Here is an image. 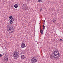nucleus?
Wrapping results in <instances>:
<instances>
[{
    "mask_svg": "<svg viewBox=\"0 0 63 63\" xmlns=\"http://www.w3.org/2000/svg\"><path fill=\"white\" fill-rule=\"evenodd\" d=\"M18 54V52L16 51H15L14 53H13V55L14 57H17Z\"/></svg>",
    "mask_w": 63,
    "mask_h": 63,
    "instance_id": "obj_4",
    "label": "nucleus"
},
{
    "mask_svg": "<svg viewBox=\"0 0 63 63\" xmlns=\"http://www.w3.org/2000/svg\"><path fill=\"white\" fill-rule=\"evenodd\" d=\"M56 21V20H54L53 21V22H55Z\"/></svg>",
    "mask_w": 63,
    "mask_h": 63,
    "instance_id": "obj_15",
    "label": "nucleus"
},
{
    "mask_svg": "<svg viewBox=\"0 0 63 63\" xmlns=\"http://www.w3.org/2000/svg\"><path fill=\"white\" fill-rule=\"evenodd\" d=\"M40 32L41 35H43V32L42 29H41L40 30Z\"/></svg>",
    "mask_w": 63,
    "mask_h": 63,
    "instance_id": "obj_8",
    "label": "nucleus"
},
{
    "mask_svg": "<svg viewBox=\"0 0 63 63\" xmlns=\"http://www.w3.org/2000/svg\"><path fill=\"white\" fill-rule=\"evenodd\" d=\"M28 8V7H27L26 6V8H27V9Z\"/></svg>",
    "mask_w": 63,
    "mask_h": 63,
    "instance_id": "obj_19",
    "label": "nucleus"
},
{
    "mask_svg": "<svg viewBox=\"0 0 63 63\" xmlns=\"http://www.w3.org/2000/svg\"><path fill=\"white\" fill-rule=\"evenodd\" d=\"M28 0L29 1H30V0Z\"/></svg>",
    "mask_w": 63,
    "mask_h": 63,
    "instance_id": "obj_21",
    "label": "nucleus"
},
{
    "mask_svg": "<svg viewBox=\"0 0 63 63\" xmlns=\"http://www.w3.org/2000/svg\"><path fill=\"white\" fill-rule=\"evenodd\" d=\"M37 62V59L36 58L33 57L32 58L31 61V63H35Z\"/></svg>",
    "mask_w": 63,
    "mask_h": 63,
    "instance_id": "obj_3",
    "label": "nucleus"
},
{
    "mask_svg": "<svg viewBox=\"0 0 63 63\" xmlns=\"http://www.w3.org/2000/svg\"><path fill=\"white\" fill-rule=\"evenodd\" d=\"M12 19H11V20L12 21H15V19L14 18H12Z\"/></svg>",
    "mask_w": 63,
    "mask_h": 63,
    "instance_id": "obj_14",
    "label": "nucleus"
},
{
    "mask_svg": "<svg viewBox=\"0 0 63 63\" xmlns=\"http://www.w3.org/2000/svg\"><path fill=\"white\" fill-rule=\"evenodd\" d=\"M11 25V26H12V25Z\"/></svg>",
    "mask_w": 63,
    "mask_h": 63,
    "instance_id": "obj_22",
    "label": "nucleus"
},
{
    "mask_svg": "<svg viewBox=\"0 0 63 63\" xmlns=\"http://www.w3.org/2000/svg\"><path fill=\"white\" fill-rule=\"evenodd\" d=\"M43 23L44 24H44H45V22H44Z\"/></svg>",
    "mask_w": 63,
    "mask_h": 63,
    "instance_id": "obj_20",
    "label": "nucleus"
},
{
    "mask_svg": "<svg viewBox=\"0 0 63 63\" xmlns=\"http://www.w3.org/2000/svg\"><path fill=\"white\" fill-rule=\"evenodd\" d=\"M13 18V16H10L9 17V18L10 19H11Z\"/></svg>",
    "mask_w": 63,
    "mask_h": 63,
    "instance_id": "obj_10",
    "label": "nucleus"
},
{
    "mask_svg": "<svg viewBox=\"0 0 63 63\" xmlns=\"http://www.w3.org/2000/svg\"><path fill=\"white\" fill-rule=\"evenodd\" d=\"M60 40L61 41V42H62V41H63L62 40V39H60Z\"/></svg>",
    "mask_w": 63,
    "mask_h": 63,
    "instance_id": "obj_16",
    "label": "nucleus"
},
{
    "mask_svg": "<svg viewBox=\"0 0 63 63\" xmlns=\"http://www.w3.org/2000/svg\"><path fill=\"white\" fill-rule=\"evenodd\" d=\"M52 55L50 57V58L52 59H54L55 58H59L60 56L59 55V53L57 51H55L52 53Z\"/></svg>",
    "mask_w": 63,
    "mask_h": 63,
    "instance_id": "obj_1",
    "label": "nucleus"
},
{
    "mask_svg": "<svg viewBox=\"0 0 63 63\" xmlns=\"http://www.w3.org/2000/svg\"><path fill=\"white\" fill-rule=\"evenodd\" d=\"M15 30L13 26L9 27L7 29V31L10 33H14Z\"/></svg>",
    "mask_w": 63,
    "mask_h": 63,
    "instance_id": "obj_2",
    "label": "nucleus"
},
{
    "mask_svg": "<svg viewBox=\"0 0 63 63\" xmlns=\"http://www.w3.org/2000/svg\"><path fill=\"white\" fill-rule=\"evenodd\" d=\"M10 24H12V23H13V21L12 20H11L10 21Z\"/></svg>",
    "mask_w": 63,
    "mask_h": 63,
    "instance_id": "obj_12",
    "label": "nucleus"
},
{
    "mask_svg": "<svg viewBox=\"0 0 63 63\" xmlns=\"http://www.w3.org/2000/svg\"><path fill=\"white\" fill-rule=\"evenodd\" d=\"M21 47H22V48H24V47H26V46H25V44L24 43H22L21 44Z\"/></svg>",
    "mask_w": 63,
    "mask_h": 63,
    "instance_id": "obj_5",
    "label": "nucleus"
},
{
    "mask_svg": "<svg viewBox=\"0 0 63 63\" xmlns=\"http://www.w3.org/2000/svg\"><path fill=\"white\" fill-rule=\"evenodd\" d=\"M25 56L24 55H22L21 56V59L22 60L24 59L25 58Z\"/></svg>",
    "mask_w": 63,
    "mask_h": 63,
    "instance_id": "obj_7",
    "label": "nucleus"
},
{
    "mask_svg": "<svg viewBox=\"0 0 63 63\" xmlns=\"http://www.w3.org/2000/svg\"><path fill=\"white\" fill-rule=\"evenodd\" d=\"M42 9H40V11H42Z\"/></svg>",
    "mask_w": 63,
    "mask_h": 63,
    "instance_id": "obj_18",
    "label": "nucleus"
},
{
    "mask_svg": "<svg viewBox=\"0 0 63 63\" xmlns=\"http://www.w3.org/2000/svg\"><path fill=\"white\" fill-rule=\"evenodd\" d=\"M38 2H42V0H38Z\"/></svg>",
    "mask_w": 63,
    "mask_h": 63,
    "instance_id": "obj_13",
    "label": "nucleus"
},
{
    "mask_svg": "<svg viewBox=\"0 0 63 63\" xmlns=\"http://www.w3.org/2000/svg\"><path fill=\"white\" fill-rule=\"evenodd\" d=\"M2 56V54H0V57H1Z\"/></svg>",
    "mask_w": 63,
    "mask_h": 63,
    "instance_id": "obj_17",
    "label": "nucleus"
},
{
    "mask_svg": "<svg viewBox=\"0 0 63 63\" xmlns=\"http://www.w3.org/2000/svg\"><path fill=\"white\" fill-rule=\"evenodd\" d=\"M8 57H6L4 58V61L6 62H7L8 61Z\"/></svg>",
    "mask_w": 63,
    "mask_h": 63,
    "instance_id": "obj_6",
    "label": "nucleus"
},
{
    "mask_svg": "<svg viewBox=\"0 0 63 63\" xmlns=\"http://www.w3.org/2000/svg\"><path fill=\"white\" fill-rule=\"evenodd\" d=\"M43 30H45V25H43Z\"/></svg>",
    "mask_w": 63,
    "mask_h": 63,
    "instance_id": "obj_11",
    "label": "nucleus"
},
{
    "mask_svg": "<svg viewBox=\"0 0 63 63\" xmlns=\"http://www.w3.org/2000/svg\"><path fill=\"white\" fill-rule=\"evenodd\" d=\"M14 7L15 8H16L18 7V5L17 4H16L14 5Z\"/></svg>",
    "mask_w": 63,
    "mask_h": 63,
    "instance_id": "obj_9",
    "label": "nucleus"
}]
</instances>
